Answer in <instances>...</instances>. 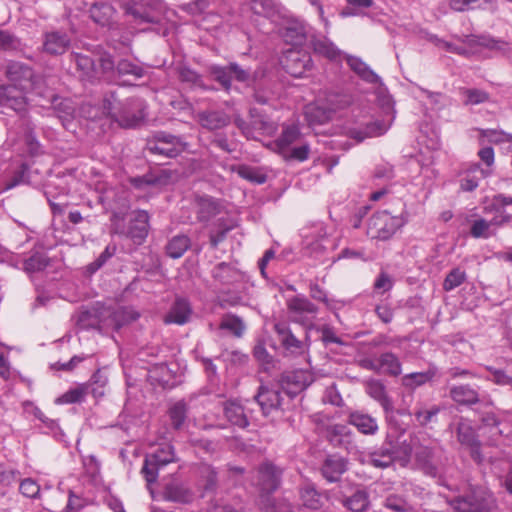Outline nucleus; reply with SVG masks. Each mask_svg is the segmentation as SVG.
I'll return each mask as SVG.
<instances>
[{"mask_svg": "<svg viewBox=\"0 0 512 512\" xmlns=\"http://www.w3.org/2000/svg\"><path fill=\"white\" fill-rule=\"evenodd\" d=\"M6 76L12 84L0 85L1 106L21 112L26 107L25 92L33 90L43 95L42 86L46 84V80L35 76L29 66L20 62H10L6 68Z\"/></svg>", "mask_w": 512, "mask_h": 512, "instance_id": "nucleus-1", "label": "nucleus"}, {"mask_svg": "<svg viewBox=\"0 0 512 512\" xmlns=\"http://www.w3.org/2000/svg\"><path fill=\"white\" fill-rule=\"evenodd\" d=\"M103 109L120 126L131 128L138 125L144 118V103L137 98L128 99L122 103L114 93L103 100Z\"/></svg>", "mask_w": 512, "mask_h": 512, "instance_id": "nucleus-2", "label": "nucleus"}, {"mask_svg": "<svg viewBox=\"0 0 512 512\" xmlns=\"http://www.w3.org/2000/svg\"><path fill=\"white\" fill-rule=\"evenodd\" d=\"M404 223L405 220L402 217L392 216L387 211H380L370 218L367 233L371 238L388 240Z\"/></svg>", "mask_w": 512, "mask_h": 512, "instance_id": "nucleus-3", "label": "nucleus"}, {"mask_svg": "<svg viewBox=\"0 0 512 512\" xmlns=\"http://www.w3.org/2000/svg\"><path fill=\"white\" fill-rule=\"evenodd\" d=\"M175 460L173 447L170 444H165L153 453L146 455L141 473L148 484L154 483L158 476V470Z\"/></svg>", "mask_w": 512, "mask_h": 512, "instance_id": "nucleus-4", "label": "nucleus"}, {"mask_svg": "<svg viewBox=\"0 0 512 512\" xmlns=\"http://www.w3.org/2000/svg\"><path fill=\"white\" fill-rule=\"evenodd\" d=\"M357 363L361 368L373 371L377 374L397 377L402 373L401 362L397 355L392 352H384L376 358L362 357Z\"/></svg>", "mask_w": 512, "mask_h": 512, "instance_id": "nucleus-5", "label": "nucleus"}, {"mask_svg": "<svg viewBox=\"0 0 512 512\" xmlns=\"http://www.w3.org/2000/svg\"><path fill=\"white\" fill-rule=\"evenodd\" d=\"M187 144L181 138L165 132L156 133L147 143L151 154L165 158H174L186 149Z\"/></svg>", "mask_w": 512, "mask_h": 512, "instance_id": "nucleus-6", "label": "nucleus"}, {"mask_svg": "<svg viewBox=\"0 0 512 512\" xmlns=\"http://www.w3.org/2000/svg\"><path fill=\"white\" fill-rule=\"evenodd\" d=\"M494 504L492 494L485 488L477 487L465 496L459 497L454 508L458 512H489Z\"/></svg>", "mask_w": 512, "mask_h": 512, "instance_id": "nucleus-7", "label": "nucleus"}, {"mask_svg": "<svg viewBox=\"0 0 512 512\" xmlns=\"http://www.w3.org/2000/svg\"><path fill=\"white\" fill-rule=\"evenodd\" d=\"M441 454V449L436 445L419 444L414 445V456L420 468L432 477L438 474L437 463Z\"/></svg>", "mask_w": 512, "mask_h": 512, "instance_id": "nucleus-8", "label": "nucleus"}, {"mask_svg": "<svg viewBox=\"0 0 512 512\" xmlns=\"http://www.w3.org/2000/svg\"><path fill=\"white\" fill-rule=\"evenodd\" d=\"M313 381L314 377L310 371L299 369L284 373L281 379V387L285 396L293 397L307 388Z\"/></svg>", "mask_w": 512, "mask_h": 512, "instance_id": "nucleus-9", "label": "nucleus"}, {"mask_svg": "<svg viewBox=\"0 0 512 512\" xmlns=\"http://www.w3.org/2000/svg\"><path fill=\"white\" fill-rule=\"evenodd\" d=\"M284 392H281L278 385L259 387L255 399L265 416L270 415L273 411L281 409L284 401Z\"/></svg>", "mask_w": 512, "mask_h": 512, "instance_id": "nucleus-10", "label": "nucleus"}, {"mask_svg": "<svg viewBox=\"0 0 512 512\" xmlns=\"http://www.w3.org/2000/svg\"><path fill=\"white\" fill-rule=\"evenodd\" d=\"M210 73L215 81H217L225 90L231 87L232 79L239 82H246L250 78V73L242 69L236 63H231L228 66H212Z\"/></svg>", "mask_w": 512, "mask_h": 512, "instance_id": "nucleus-11", "label": "nucleus"}, {"mask_svg": "<svg viewBox=\"0 0 512 512\" xmlns=\"http://www.w3.org/2000/svg\"><path fill=\"white\" fill-rule=\"evenodd\" d=\"M287 307L294 321L303 325L311 323L318 309L305 297L295 296L288 300Z\"/></svg>", "mask_w": 512, "mask_h": 512, "instance_id": "nucleus-12", "label": "nucleus"}, {"mask_svg": "<svg viewBox=\"0 0 512 512\" xmlns=\"http://www.w3.org/2000/svg\"><path fill=\"white\" fill-rule=\"evenodd\" d=\"M312 58L308 53L289 50L285 56L284 66L293 77L301 78L312 68Z\"/></svg>", "mask_w": 512, "mask_h": 512, "instance_id": "nucleus-13", "label": "nucleus"}, {"mask_svg": "<svg viewBox=\"0 0 512 512\" xmlns=\"http://www.w3.org/2000/svg\"><path fill=\"white\" fill-rule=\"evenodd\" d=\"M282 471L271 463L262 464L257 470L256 485L264 493L274 492L280 485Z\"/></svg>", "mask_w": 512, "mask_h": 512, "instance_id": "nucleus-14", "label": "nucleus"}, {"mask_svg": "<svg viewBox=\"0 0 512 512\" xmlns=\"http://www.w3.org/2000/svg\"><path fill=\"white\" fill-rule=\"evenodd\" d=\"M274 330L285 351L291 355H301L306 352L308 345L296 338L289 326L285 323H276Z\"/></svg>", "mask_w": 512, "mask_h": 512, "instance_id": "nucleus-15", "label": "nucleus"}, {"mask_svg": "<svg viewBox=\"0 0 512 512\" xmlns=\"http://www.w3.org/2000/svg\"><path fill=\"white\" fill-rule=\"evenodd\" d=\"M326 436L334 446L343 447L350 451L355 448V435L344 424H334L327 427Z\"/></svg>", "mask_w": 512, "mask_h": 512, "instance_id": "nucleus-16", "label": "nucleus"}, {"mask_svg": "<svg viewBox=\"0 0 512 512\" xmlns=\"http://www.w3.org/2000/svg\"><path fill=\"white\" fill-rule=\"evenodd\" d=\"M42 96H46L51 99L53 109L59 120L62 122V125L66 129H71L75 115V108L72 101L69 99H60L53 93L46 94L44 91Z\"/></svg>", "mask_w": 512, "mask_h": 512, "instance_id": "nucleus-17", "label": "nucleus"}, {"mask_svg": "<svg viewBox=\"0 0 512 512\" xmlns=\"http://www.w3.org/2000/svg\"><path fill=\"white\" fill-rule=\"evenodd\" d=\"M396 449L392 442H385L380 448L367 455V463L375 468H388L396 459Z\"/></svg>", "mask_w": 512, "mask_h": 512, "instance_id": "nucleus-18", "label": "nucleus"}, {"mask_svg": "<svg viewBox=\"0 0 512 512\" xmlns=\"http://www.w3.org/2000/svg\"><path fill=\"white\" fill-rule=\"evenodd\" d=\"M348 423L354 426L361 434L372 436L378 430V422L376 418L364 413L363 411H352L348 414Z\"/></svg>", "mask_w": 512, "mask_h": 512, "instance_id": "nucleus-19", "label": "nucleus"}, {"mask_svg": "<svg viewBox=\"0 0 512 512\" xmlns=\"http://www.w3.org/2000/svg\"><path fill=\"white\" fill-rule=\"evenodd\" d=\"M71 61L75 63L79 77L83 81L93 82L100 78V72L94 60L89 56L80 53H72Z\"/></svg>", "mask_w": 512, "mask_h": 512, "instance_id": "nucleus-20", "label": "nucleus"}, {"mask_svg": "<svg viewBox=\"0 0 512 512\" xmlns=\"http://www.w3.org/2000/svg\"><path fill=\"white\" fill-rule=\"evenodd\" d=\"M199 124L210 131L226 127L231 119L224 111L207 110L199 112L197 115Z\"/></svg>", "mask_w": 512, "mask_h": 512, "instance_id": "nucleus-21", "label": "nucleus"}, {"mask_svg": "<svg viewBox=\"0 0 512 512\" xmlns=\"http://www.w3.org/2000/svg\"><path fill=\"white\" fill-rule=\"evenodd\" d=\"M347 470V461L344 457L331 455L328 456L321 468L322 475L329 482H336Z\"/></svg>", "mask_w": 512, "mask_h": 512, "instance_id": "nucleus-22", "label": "nucleus"}, {"mask_svg": "<svg viewBox=\"0 0 512 512\" xmlns=\"http://www.w3.org/2000/svg\"><path fill=\"white\" fill-rule=\"evenodd\" d=\"M300 136V131L295 125H287L283 127L280 137L270 144L273 151L287 157L290 150V145L297 141Z\"/></svg>", "mask_w": 512, "mask_h": 512, "instance_id": "nucleus-23", "label": "nucleus"}, {"mask_svg": "<svg viewBox=\"0 0 512 512\" xmlns=\"http://www.w3.org/2000/svg\"><path fill=\"white\" fill-rule=\"evenodd\" d=\"M224 413L228 421L233 425L245 428L249 424L250 410L239 402H227L224 407Z\"/></svg>", "mask_w": 512, "mask_h": 512, "instance_id": "nucleus-24", "label": "nucleus"}, {"mask_svg": "<svg viewBox=\"0 0 512 512\" xmlns=\"http://www.w3.org/2000/svg\"><path fill=\"white\" fill-rule=\"evenodd\" d=\"M88 394H92L93 397L98 398L103 396V391L92 387L91 385L81 384L65 392L61 397L58 398L57 402L63 404L82 402L85 396Z\"/></svg>", "mask_w": 512, "mask_h": 512, "instance_id": "nucleus-25", "label": "nucleus"}, {"mask_svg": "<svg viewBox=\"0 0 512 512\" xmlns=\"http://www.w3.org/2000/svg\"><path fill=\"white\" fill-rule=\"evenodd\" d=\"M212 277L223 285H232L244 279V275L239 270L225 262L213 268Z\"/></svg>", "mask_w": 512, "mask_h": 512, "instance_id": "nucleus-26", "label": "nucleus"}, {"mask_svg": "<svg viewBox=\"0 0 512 512\" xmlns=\"http://www.w3.org/2000/svg\"><path fill=\"white\" fill-rule=\"evenodd\" d=\"M490 169L481 168L479 164H471L464 177L460 180V187L463 191L471 192L475 190L479 181L490 175Z\"/></svg>", "mask_w": 512, "mask_h": 512, "instance_id": "nucleus-27", "label": "nucleus"}, {"mask_svg": "<svg viewBox=\"0 0 512 512\" xmlns=\"http://www.w3.org/2000/svg\"><path fill=\"white\" fill-rule=\"evenodd\" d=\"M121 8L125 14L130 15L136 22L139 23H155L157 20L150 10L143 6V3L135 0H128L121 4Z\"/></svg>", "mask_w": 512, "mask_h": 512, "instance_id": "nucleus-28", "label": "nucleus"}, {"mask_svg": "<svg viewBox=\"0 0 512 512\" xmlns=\"http://www.w3.org/2000/svg\"><path fill=\"white\" fill-rule=\"evenodd\" d=\"M191 313L192 310L188 301L181 298L177 299L165 316V322L183 325L189 321Z\"/></svg>", "mask_w": 512, "mask_h": 512, "instance_id": "nucleus-29", "label": "nucleus"}, {"mask_svg": "<svg viewBox=\"0 0 512 512\" xmlns=\"http://www.w3.org/2000/svg\"><path fill=\"white\" fill-rule=\"evenodd\" d=\"M70 45V39L66 33L50 32L45 36L44 50L52 55L63 54Z\"/></svg>", "mask_w": 512, "mask_h": 512, "instance_id": "nucleus-30", "label": "nucleus"}, {"mask_svg": "<svg viewBox=\"0 0 512 512\" xmlns=\"http://www.w3.org/2000/svg\"><path fill=\"white\" fill-rule=\"evenodd\" d=\"M366 392L371 398L379 402L385 411L392 410V401L388 397L385 386L380 380H368L366 383Z\"/></svg>", "mask_w": 512, "mask_h": 512, "instance_id": "nucleus-31", "label": "nucleus"}, {"mask_svg": "<svg viewBox=\"0 0 512 512\" xmlns=\"http://www.w3.org/2000/svg\"><path fill=\"white\" fill-rule=\"evenodd\" d=\"M105 314L107 315L108 318L103 322L102 326H111L114 329H119L125 323L133 321L138 317L136 313L127 308H119L114 311L107 310L105 311Z\"/></svg>", "mask_w": 512, "mask_h": 512, "instance_id": "nucleus-32", "label": "nucleus"}, {"mask_svg": "<svg viewBox=\"0 0 512 512\" xmlns=\"http://www.w3.org/2000/svg\"><path fill=\"white\" fill-rule=\"evenodd\" d=\"M450 397L460 405H472L479 401L478 392L469 385H456L450 388Z\"/></svg>", "mask_w": 512, "mask_h": 512, "instance_id": "nucleus-33", "label": "nucleus"}, {"mask_svg": "<svg viewBox=\"0 0 512 512\" xmlns=\"http://www.w3.org/2000/svg\"><path fill=\"white\" fill-rule=\"evenodd\" d=\"M437 369L430 367L423 372H413L402 377V385L408 389H415L430 382L436 375Z\"/></svg>", "mask_w": 512, "mask_h": 512, "instance_id": "nucleus-34", "label": "nucleus"}, {"mask_svg": "<svg viewBox=\"0 0 512 512\" xmlns=\"http://www.w3.org/2000/svg\"><path fill=\"white\" fill-rule=\"evenodd\" d=\"M347 63L349 67L364 81L368 83L380 82V77L374 71H372L369 66L360 58L348 56Z\"/></svg>", "mask_w": 512, "mask_h": 512, "instance_id": "nucleus-35", "label": "nucleus"}, {"mask_svg": "<svg viewBox=\"0 0 512 512\" xmlns=\"http://www.w3.org/2000/svg\"><path fill=\"white\" fill-rule=\"evenodd\" d=\"M148 233V214L140 211L136 214L135 220L129 228V236L134 242L140 244Z\"/></svg>", "mask_w": 512, "mask_h": 512, "instance_id": "nucleus-36", "label": "nucleus"}, {"mask_svg": "<svg viewBox=\"0 0 512 512\" xmlns=\"http://www.w3.org/2000/svg\"><path fill=\"white\" fill-rule=\"evenodd\" d=\"M312 48L315 53L324 56L330 60H335L341 55V51L326 37L315 38L312 40Z\"/></svg>", "mask_w": 512, "mask_h": 512, "instance_id": "nucleus-37", "label": "nucleus"}, {"mask_svg": "<svg viewBox=\"0 0 512 512\" xmlns=\"http://www.w3.org/2000/svg\"><path fill=\"white\" fill-rule=\"evenodd\" d=\"M164 498L168 501L188 503L192 500L193 494L182 484H169L165 487Z\"/></svg>", "mask_w": 512, "mask_h": 512, "instance_id": "nucleus-38", "label": "nucleus"}, {"mask_svg": "<svg viewBox=\"0 0 512 512\" xmlns=\"http://www.w3.org/2000/svg\"><path fill=\"white\" fill-rule=\"evenodd\" d=\"M388 129V126L381 121H375L366 125L364 129L351 130V137L356 139L358 142L363 141L366 138L377 137L383 135Z\"/></svg>", "mask_w": 512, "mask_h": 512, "instance_id": "nucleus-39", "label": "nucleus"}, {"mask_svg": "<svg viewBox=\"0 0 512 512\" xmlns=\"http://www.w3.org/2000/svg\"><path fill=\"white\" fill-rule=\"evenodd\" d=\"M89 12L94 22L104 26L109 24L115 10L110 4L101 2L92 5Z\"/></svg>", "mask_w": 512, "mask_h": 512, "instance_id": "nucleus-40", "label": "nucleus"}, {"mask_svg": "<svg viewBox=\"0 0 512 512\" xmlns=\"http://www.w3.org/2000/svg\"><path fill=\"white\" fill-rule=\"evenodd\" d=\"M251 128L254 131V135L256 133L263 135H271L273 134L277 127L274 122L270 121L267 117L256 114V110H251Z\"/></svg>", "mask_w": 512, "mask_h": 512, "instance_id": "nucleus-41", "label": "nucleus"}, {"mask_svg": "<svg viewBox=\"0 0 512 512\" xmlns=\"http://www.w3.org/2000/svg\"><path fill=\"white\" fill-rule=\"evenodd\" d=\"M189 247L190 239L185 235H177L166 245V252L169 257L177 259L182 257Z\"/></svg>", "mask_w": 512, "mask_h": 512, "instance_id": "nucleus-42", "label": "nucleus"}, {"mask_svg": "<svg viewBox=\"0 0 512 512\" xmlns=\"http://www.w3.org/2000/svg\"><path fill=\"white\" fill-rule=\"evenodd\" d=\"M49 264V258L43 252H35L24 260V271L28 274L43 271Z\"/></svg>", "mask_w": 512, "mask_h": 512, "instance_id": "nucleus-43", "label": "nucleus"}, {"mask_svg": "<svg viewBox=\"0 0 512 512\" xmlns=\"http://www.w3.org/2000/svg\"><path fill=\"white\" fill-rule=\"evenodd\" d=\"M198 205V218L201 221H208L219 213L218 203L208 197L200 198L197 202Z\"/></svg>", "mask_w": 512, "mask_h": 512, "instance_id": "nucleus-44", "label": "nucleus"}, {"mask_svg": "<svg viewBox=\"0 0 512 512\" xmlns=\"http://www.w3.org/2000/svg\"><path fill=\"white\" fill-rule=\"evenodd\" d=\"M116 73L118 76H131L135 80L144 76V69L128 59L120 60L116 65Z\"/></svg>", "mask_w": 512, "mask_h": 512, "instance_id": "nucleus-45", "label": "nucleus"}, {"mask_svg": "<svg viewBox=\"0 0 512 512\" xmlns=\"http://www.w3.org/2000/svg\"><path fill=\"white\" fill-rule=\"evenodd\" d=\"M470 234L474 238L488 239L495 236V231L491 228L489 220L477 218L471 224Z\"/></svg>", "mask_w": 512, "mask_h": 512, "instance_id": "nucleus-46", "label": "nucleus"}, {"mask_svg": "<svg viewBox=\"0 0 512 512\" xmlns=\"http://www.w3.org/2000/svg\"><path fill=\"white\" fill-rule=\"evenodd\" d=\"M301 500L305 507L313 510L319 509L323 504L321 495L315 490L313 486L310 485L302 488Z\"/></svg>", "mask_w": 512, "mask_h": 512, "instance_id": "nucleus-47", "label": "nucleus"}, {"mask_svg": "<svg viewBox=\"0 0 512 512\" xmlns=\"http://www.w3.org/2000/svg\"><path fill=\"white\" fill-rule=\"evenodd\" d=\"M235 171L241 178L253 183L263 184L267 179L264 173H262L259 169L251 166L239 165L237 168H235Z\"/></svg>", "mask_w": 512, "mask_h": 512, "instance_id": "nucleus-48", "label": "nucleus"}, {"mask_svg": "<svg viewBox=\"0 0 512 512\" xmlns=\"http://www.w3.org/2000/svg\"><path fill=\"white\" fill-rule=\"evenodd\" d=\"M187 416V406L183 401H178L169 409L171 424L175 429H180Z\"/></svg>", "mask_w": 512, "mask_h": 512, "instance_id": "nucleus-49", "label": "nucleus"}, {"mask_svg": "<svg viewBox=\"0 0 512 512\" xmlns=\"http://www.w3.org/2000/svg\"><path fill=\"white\" fill-rule=\"evenodd\" d=\"M457 437L461 444L467 446H474L476 443V436L474 429L466 420H461L457 426Z\"/></svg>", "mask_w": 512, "mask_h": 512, "instance_id": "nucleus-50", "label": "nucleus"}, {"mask_svg": "<svg viewBox=\"0 0 512 512\" xmlns=\"http://www.w3.org/2000/svg\"><path fill=\"white\" fill-rule=\"evenodd\" d=\"M344 504L353 512H363L368 506L367 493L358 490L351 497L347 498Z\"/></svg>", "mask_w": 512, "mask_h": 512, "instance_id": "nucleus-51", "label": "nucleus"}, {"mask_svg": "<svg viewBox=\"0 0 512 512\" xmlns=\"http://www.w3.org/2000/svg\"><path fill=\"white\" fill-rule=\"evenodd\" d=\"M220 328L230 331L236 337H241L245 330V325L239 317L226 315L220 323Z\"/></svg>", "mask_w": 512, "mask_h": 512, "instance_id": "nucleus-52", "label": "nucleus"}, {"mask_svg": "<svg viewBox=\"0 0 512 512\" xmlns=\"http://www.w3.org/2000/svg\"><path fill=\"white\" fill-rule=\"evenodd\" d=\"M485 212H495V215L489 220L491 228L497 233V229L510 223L512 215L508 214L505 209H491V206L484 207Z\"/></svg>", "mask_w": 512, "mask_h": 512, "instance_id": "nucleus-53", "label": "nucleus"}, {"mask_svg": "<svg viewBox=\"0 0 512 512\" xmlns=\"http://www.w3.org/2000/svg\"><path fill=\"white\" fill-rule=\"evenodd\" d=\"M466 280V273L460 268L452 269L443 282V289L451 291L459 287Z\"/></svg>", "mask_w": 512, "mask_h": 512, "instance_id": "nucleus-54", "label": "nucleus"}, {"mask_svg": "<svg viewBox=\"0 0 512 512\" xmlns=\"http://www.w3.org/2000/svg\"><path fill=\"white\" fill-rule=\"evenodd\" d=\"M461 93L466 105H478L489 100V94L480 89H463Z\"/></svg>", "mask_w": 512, "mask_h": 512, "instance_id": "nucleus-55", "label": "nucleus"}, {"mask_svg": "<svg viewBox=\"0 0 512 512\" xmlns=\"http://www.w3.org/2000/svg\"><path fill=\"white\" fill-rule=\"evenodd\" d=\"M116 253V245L109 244L105 250L99 255V257L88 265V271L90 273L96 272L100 269L114 254Z\"/></svg>", "mask_w": 512, "mask_h": 512, "instance_id": "nucleus-56", "label": "nucleus"}, {"mask_svg": "<svg viewBox=\"0 0 512 512\" xmlns=\"http://www.w3.org/2000/svg\"><path fill=\"white\" fill-rule=\"evenodd\" d=\"M284 37L286 41H290L293 44H300L305 38V29L303 26L297 24L287 26Z\"/></svg>", "mask_w": 512, "mask_h": 512, "instance_id": "nucleus-57", "label": "nucleus"}, {"mask_svg": "<svg viewBox=\"0 0 512 512\" xmlns=\"http://www.w3.org/2000/svg\"><path fill=\"white\" fill-rule=\"evenodd\" d=\"M19 490L20 493L25 497L36 498L40 493V486L35 480L26 478L21 481Z\"/></svg>", "mask_w": 512, "mask_h": 512, "instance_id": "nucleus-58", "label": "nucleus"}, {"mask_svg": "<svg viewBox=\"0 0 512 512\" xmlns=\"http://www.w3.org/2000/svg\"><path fill=\"white\" fill-rule=\"evenodd\" d=\"M0 48L3 50H18L21 48V41L13 34L0 30Z\"/></svg>", "mask_w": 512, "mask_h": 512, "instance_id": "nucleus-59", "label": "nucleus"}, {"mask_svg": "<svg viewBox=\"0 0 512 512\" xmlns=\"http://www.w3.org/2000/svg\"><path fill=\"white\" fill-rule=\"evenodd\" d=\"M134 187L142 189L146 186H156L163 183L161 176L144 175L142 177H136L131 180Z\"/></svg>", "mask_w": 512, "mask_h": 512, "instance_id": "nucleus-60", "label": "nucleus"}, {"mask_svg": "<svg viewBox=\"0 0 512 512\" xmlns=\"http://www.w3.org/2000/svg\"><path fill=\"white\" fill-rule=\"evenodd\" d=\"M439 411L440 408L438 406H433L429 410L419 408L414 412V415L419 424L424 426L428 424L432 418L439 413Z\"/></svg>", "mask_w": 512, "mask_h": 512, "instance_id": "nucleus-61", "label": "nucleus"}, {"mask_svg": "<svg viewBox=\"0 0 512 512\" xmlns=\"http://www.w3.org/2000/svg\"><path fill=\"white\" fill-rule=\"evenodd\" d=\"M97 69L100 72V76L116 71L113 57L109 53H103L99 58V68Z\"/></svg>", "mask_w": 512, "mask_h": 512, "instance_id": "nucleus-62", "label": "nucleus"}, {"mask_svg": "<svg viewBox=\"0 0 512 512\" xmlns=\"http://www.w3.org/2000/svg\"><path fill=\"white\" fill-rule=\"evenodd\" d=\"M232 229L231 225H222V223H219V229L216 232H211L210 234V243L212 247L216 248L219 243H221L225 237L226 234Z\"/></svg>", "mask_w": 512, "mask_h": 512, "instance_id": "nucleus-63", "label": "nucleus"}, {"mask_svg": "<svg viewBox=\"0 0 512 512\" xmlns=\"http://www.w3.org/2000/svg\"><path fill=\"white\" fill-rule=\"evenodd\" d=\"M492 375V381L498 385H512V376L506 374L503 370L488 367Z\"/></svg>", "mask_w": 512, "mask_h": 512, "instance_id": "nucleus-64", "label": "nucleus"}]
</instances>
